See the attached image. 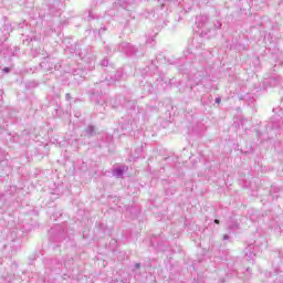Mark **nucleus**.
<instances>
[{
  "label": "nucleus",
  "instance_id": "nucleus-7",
  "mask_svg": "<svg viewBox=\"0 0 283 283\" xmlns=\"http://www.w3.org/2000/svg\"><path fill=\"white\" fill-rule=\"evenodd\" d=\"M3 72H4V74H8L10 72V67H4Z\"/></svg>",
  "mask_w": 283,
  "mask_h": 283
},
{
  "label": "nucleus",
  "instance_id": "nucleus-8",
  "mask_svg": "<svg viewBox=\"0 0 283 283\" xmlns=\"http://www.w3.org/2000/svg\"><path fill=\"white\" fill-rule=\"evenodd\" d=\"M229 229H238V223H235L234 226H229Z\"/></svg>",
  "mask_w": 283,
  "mask_h": 283
},
{
  "label": "nucleus",
  "instance_id": "nucleus-13",
  "mask_svg": "<svg viewBox=\"0 0 283 283\" xmlns=\"http://www.w3.org/2000/svg\"><path fill=\"white\" fill-rule=\"evenodd\" d=\"M66 98H69V99H70V93H67V94H66Z\"/></svg>",
  "mask_w": 283,
  "mask_h": 283
},
{
  "label": "nucleus",
  "instance_id": "nucleus-6",
  "mask_svg": "<svg viewBox=\"0 0 283 283\" xmlns=\"http://www.w3.org/2000/svg\"><path fill=\"white\" fill-rule=\"evenodd\" d=\"M102 65H103L104 67H107V65H109V61L103 60V61H102Z\"/></svg>",
  "mask_w": 283,
  "mask_h": 283
},
{
  "label": "nucleus",
  "instance_id": "nucleus-11",
  "mask_svg": "<svg viewBox=\"0 0 283 283\" xmlns=\"http://www.w3.org/2000/svg\"><path fill=\"white\" fill-rule=\"evenodd\" d=\"M223 240H229V234H224Z\"/></svg>",
  "mask_w": 283,
  "mask_h": 283
},
{
  "label": "nucleus",
  "instance_id": "nucleus-3",
  "mask_svg": "<svg viewBox=\"0 0 283 283\" xmlns=\"http://www.w3.org/2000/svg\"><path fill=\"white\" fill-rule=\"evenodd\" d=\"M85 132L87 136H94V134H96V128L94 126H87Z\"/></svg>",
  "mask_w": 283,
  "mask_h": 283
},
{
  "label": "nucleus",
  "instance_id": "nucleus-2",
  "mask_svg": "<svg viewBox=\"0 0 283 283\" xmlns=\"http://www.w3.org/2000/svg\"><path fill=\"white\" fill-rule=\"evenodd\" d=\"M244 254L247 255L248 260H255V253H253V245H249L244 250Z\"/></svg>",
  "mask_w": 283,
  "mask_h": 283
},
{
  "label": "nucleus",
  "instance_id": "nucleus-4",
  "mask_svg": "<svg viewBox=\"0 0 283 283\" xmlns=\"http://www.w3.org/2000/svg\"><path fill=\"white\" fill-rule=\"evenodd\" d=\"M124 172H125V169H123V168H115L114 169V176H116L117 178H120Z\"/></svg>",
  "mask_w": 283,
  "mask_h": 283
},
{
  "label": "nucleus",
  "instance_id": "nucleus-1",
  "mask_svg": "<svg viewBox=\"0 0 283 283\" xmlns=\"http://www.w3.org/2000/svg\"><path fill=\"white\" fill-rule=\"evenodd\" d=\"M207 23H209V17L207 15H200L197 19L198 28H200L201 30H205V28H207Z\"/></svg>",
  "mask_w": 283,
  "mask_h": 283
},
{
  "label": "nucleus",
  "instance_id": "nucleus-10",
  "mask_svg": "<svg viewBox=\"0 0 283 283\" xmlns=\"http://www.w3.org/2000/svg\"><path fill=\"white\" fill-rule=\"evenodd\" d=\"M220 102H221L220 97H217V98L214 99V103H220Z\"/></svg>",
  "mask_w": 283,
  "mask_h": 283
},
{
  "label": "nucleus",
  "instance_id": "nucleus-5",
  "mask_svg": "<svg viewBox=\"0 0 283 283\" xmlns=\"http://www.w3.org/2000/svg\"><path fill=\"white\" fill-rule=\"evenodd\" d=\"M214 28L216 30H220V28H222V23H220V21H217V23H214Z\"/></svg>",
  "mask_w": 283,
  "mask_h": 283
},
{
  "label": "nucleus",
  "instance_id": "nucleus-12",
  "mask_svg": "<svg viewBox=\"0 0 283 283\" xmlns=\"http://www.w3.org/2000/svg\"><path fill=\"white\" fill-rule=\"evenodd\" d=\"M214 224H220V220L216 219Z\"/></svg>",
  "mask_w": 283,
  "mask_h": 283
},
{
  "label": "nucleus",
  "instance_id": "nucleus-9",
  "mask_svg": "<svg viewBox=\"0 0 283 283\" xmlns=\"http://www.w3.org/2000/svg\"><path fill=\"white\" fill-rule=\"evenodd\" d=\"M138 269H140V263L135 264V271H137Z\"/></svg>",
  "mask_w": 283,
  "mask_h": 283
}]
</instances>
